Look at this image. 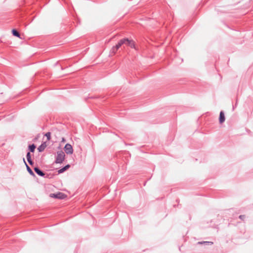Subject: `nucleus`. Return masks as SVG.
<instances>
[{
	"label": "nucleus",
	"instance_id": "4",
	"mask_svg": "<svg viewBox=\"0 0 253 253\" xmlns=\"http://www.w3.org/2000/svg\"><path fill=\"white\" fill-rule=\"evenodd\" d=\"M65 152L67 154H72L73 153V149L72 145L69 143L65 145L64 147Z\"/></svg>",
	"mask_w": 253,
	"mask_h": 253
},
{
	"label": "nucleus",
	"instance_id": "2",
	"mask_svg": "<svg viewBox=\"0 0 253 253\" xmlns=\"http://www.w3.org/2000/svg\"><path fill=\"white\" fill-rule=\"evenodd\" d=\"M65 155L63 151L61 150L57 151L55 163L56 164L62 163L65 160Z\"/></svg>",
	"mask_w": 253,
	"mask_h": 253
},
{
	"label": "nucleus",
	"instance_id": "14",
	"mask_svg": "<svg viewBox=\"0 0 253 253\" xmlns=\"http://www.w3.org/2000/svg\"><path fill=\"white\" fill-rule=\"evenodd\" d=\"M26 157L27 160L31 159V154L29 152L27 153Z\"/></svg>",
	"mask_w": 253,
	"mask_h": 253
},
{
	"label": "nucleus",
	"instance_id": "12",
	"mask_svg": "<svg viewBox=\"0 0 253 253\" xmlns=\"http://www.w3.org/2000/svg\"><path fill=\"white\" fill-rule=\"evenodd\" d=\"M45 136L47 137V140H50L51 139V133L50 132H48L45 133Z\"/></svg>",
	"mask_w": 253,
	"mask_h": 253
},
{
	"label": "nucleus",
	"instance_id": "5",
	"mask_svg": "<svg viewBox=\"0 0 253 253\" xmlns=\"http://www.w3.org/2000/svg\"><path fill=\"white\" fill-rule=\"evenodd\" d=\"M34 169L35 172L39 175L41 176H44L45 173L42 170H41L39 168L35 167L34 168Z\"/></svg>",
	"mask_w": 253,
	"mask_h": 253
},
{
	"label": "nucleus",
	"instance_id": "1",
	"mask_svg": "<svg viewBox=\"0 0 253 253\" xmlns=\"http://www.w3.org/2000/svg\"><path fill=\"white\" fill-rule=\"evenodd\" d=\"M126 45V46H128L131 48H135V44L134 42L132 40H129L127 38H125L121 40L115 46H113L111 50V52L112 53L114 54L116 53L117 50L123 45Z\"/></svg>",
	"mask_w": 253,
	"mask_h": 253
},
{
	"label": "nucleus",
	"instance_id": "10",
	"mask_svg": "<svg viewBox=\"0 0 253 253\" xmlns=\"http://www.w3.org/2000/svg\"><path fill=\"white\" fill-rule=\"evenodd\" d=\"M36 147V145L34 144L30 145L29 146V150H30V152H34L35 151Z\"/></svg>",
	"mask_w": 253,
	"mask_h": 253
},
{
	"label": "nucleus",
	"instance_id": "11",
	"mask_svg": "<svg viewBox=\"0 0 253 253\" xmlns=\"http://www.w3.org/2000/svg\"><path fill=\"white\" fill-rule=\"evenodd\" d=\"M199 244H205V245H211L213 244V242H209V241H202V242H199Z\"/></svg>",
	"mask_w": 253,
	"mask_h": 253
},
{
	"label": "nucleus",
	"instance_id": "13",
	"mask_svg": "<svg viewBox=\"0 0 253 253\" xmlns=\"http://www.w3.org/2000/svg\"><path fill=\"white\" fill-rule=\"evenodd\" d=\"M66 168H65V167H64L63 168H62V169H59V170H58V173L59 174H60V173H62L64 172L65 171H66Z\"/></svg>",
	"mask_w": 253,
	"mask_h": 253
},
{
	"label": "nucleus",
	"instance_id": "3",
	"mask_svg": "<svg viewBox=\"0 0 253 253\" xmlns=\"http://www.w3.org/2000/svg\"><path fill=\"white\" fill-rule=\"evenodd\" d=\"M50 197L58 199H63L66 198V196L63 193L58 192L56 194H51Z\"/></svg>",
	"mask_w": 253,
	"mask_h": 253
},
{
	"label": "nucleus",
	"instance_id": "17",
	"mask_svg": "<svg viewBox=\"0 0 253 253\" xmlns=\"http://www.w3.org/2000/svg\"><path fill=\"white\" fill-rule=\"evenodd\" d=\"M70 166L69 165H67L65 166V168H66V170H67L70 168Z\"/></svg>",
	"mask_w": 253,
	"mask_h": 253
},
{
	"label": "nucleus",
	"instance_id": "7",
	"mask_svg": "<svg viewBox=\"0 0 253 253\" xmlns=\"http://www.w3.org/2000/svg\"><path fill=\"white\" fill-rule=\"evenodd\" d=\"M46 147V144L45 142H43L40 146L38 148L39 152H42L44 151L45 148Z\"/></svg>",
	"mask_w": 253,
	"mask_h": 253
},
{
	"label": "nucleus",
	"instance_id": "16",
	"mask_svg": "<svg viewBox=\"0 0 253 253\" xmlns=\"http://www.w3.org/2000/svg\"><path fill=\"white\" fill-rule=\"evenodd\" d=\"M29 164L31 166H32L34 164L33 162L32 161V159H29L27 160Z\"/></svg>",
	"mask_w": 253,
	"mask_h": 253
},
{
	"label": "nucleus",
	"instance_id": "6",
	"mask_svg": "<svg viewBox=\"0 0 253 253\" xmlns=\"http://www.w3.org/2000/svg\"><path fill=\"white\" fill-rule=\"evenodd\" d=\"M225 118L223 111H221L219 114V122L220 124H222L225 121Z\"/></svg>",
	"mask_w": 253,
	"mask_h": 253
},
{
	"label": "nucleus",
	"instance_id": "9",
	"mask_svg": "<svg viewBox=\"0 0 253 253\" xmlns=\"http://www.w3.org/2000/svg\"><path fill=\"white\" fill-rule=\"evenodd\" d=\"M12 33L13 36L20 38V35L19 32L15 29H13L12 31Z\"/></svg>",
	"mask_w": 253,
	"mask_h": 253
},
{
	"label": "nucleus",
	"instance_id": "15",
	"mask_svg": "<svg viewBox=\"0 0 253 253\" xmlns=\"http://www.w3.org/2000/svg\"><path fill=\"white\" fill-rule=\"evenodd\" d=\"M239 218H240V219H241L242 220H244V219H245V218L246 216H245V215H240V216H239Z\"/></svg>",
	"mask_w": 253,
	"mask_h": 253
},
{
	"label": "nucleus",
	"instance_id": "8",
	"mask_svg": "<svg viewBox=\"0 0 253 253\" xmlns=\"http://www.w3.org/2000/svg\"><path fill=\"white\" fill-rule=\"evenodd\" d=\"M23 161L26 165V168H27V171L29 172V173L31 175H35V174L33 172V171H32V170L30 169V168L28 166V165L26 164L25 161V159L23 158Z\"/></svg>",
	"mask_w": 253,
	"mask_h": 253
}]
</instances>
